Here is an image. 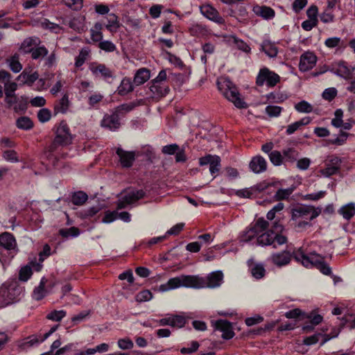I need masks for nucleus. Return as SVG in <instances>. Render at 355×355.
Here are the masks:
<instances>
[{
	"label": "nucleus",
	"mask_w": 355,
	"mask_h": 355,
	"mask_svg": "<svg viewBox=\"0 0 355 355\" xmlns=\"http://www.w3.org/2000/svg\"><path fill=\"white\" fill-rule=\"evenodd\" d=\"M322 257L319 254L311 252L309 255L306 254L303 250H300L295 255V260L300 262L306 268H316L322 274L329 275L331 274V268L323 261Z\"/></svg>",
	"instance_id": "f257e3e1"
},
{
	"label": "nucleus",
	"mask_w": 355,
	"mask_h": 355,
	"mask_svg": "<svg viewBox=\"0 0 355 355\" xmlns=\"http://www.w3.org/2000/svg\"><path fill=\"white\" fill-rule=\"evenodd\" d=\"M204 285V281L199 276L181 275L168 279L166 284L159 286V291L165 292L182 286L199 288Z\"/></svg>",
	"instance_id": "f03ea898"
},
{
	"label": "nucleus",
	"mask_w": 355,
	"mask_h": 355,
	"mask_svg": "<svg viewBox=\"0 0 355 355\" xmlns=\"http://www.w3.org/2000/svg\"><path fill=\"white\" fill-rule=\"evenodd\" d=\"M217 84L223 95L232 102L236 107L242 109L248 107L247 103L240 98V94L236 86L229 79L218 81Z\"/></svg>",
	"instance_id": "7ed1b4c3"
},
{
	"label": "nucleus",
	"mask_w": 355,
	"mask_h": 355,
	"mask_svg": "<svg viewBox=\"0 0 355 355\" xmlns=\"http://www.w3.org/2000/svg\"><path fill=\"white\" fill-rule=\"evenodd\" d=\"M288 241L287 237L275 233L272 230L263 231L259 234L256 239V245L262 247L272 245L273 248H277V245H282Z\"/></svg>",
	"instance_id": "20e7f679"
},
{
	"label": "nucleus",
	"mask_w": 355,
	"mask_h": 355,
	"mask_svg": "<svg viewBox=\"0 0 355 355\" xmlns=\"http://www.w3.org/2000/svg\"><path fill=\"white\" fill-rule=\"evenodd\" d=\"M21 288L12 282L8 285L3 284L0 287V307L6 306L19 300Z\"/></svg>",
	"instance_id": "39448f33"
},
{
	"label": "nucleus",
	"mask_w": 355,
	"mask_h": 355,
	"mask_svg": "<svg viewBox=\"0 0 355 355\" xmlns=\"http://www.w3.org/2000/svg\"><path fill=\"white\" fill-rule=\"evenodd\" d=\"M73 136L70 132L68 125L64 121H61L57 128L55 137L49 146V151L53 152L60 146H67L71 144Z\"/></svg>",
	"instance_id": "423d86ee"
},
{
	"label": "nucleus",
	"mask_w": 355,
	"mask_h": 355,
	"mask_svg": "<svg viewBox=\"0 0 355 355\" xmlns=\"http://www.w3.org/2000/svg\"><path fill=\"white\" fill-rule=\"evenodd\" d=\"M269 226V223L263 218H258L255 223L241 236V241L250 242L262 232L266 230Z\"/></svg>",
	"instance_id": "0eeeda50"
},
{
	"label": "nucleus",
	"mask_w": 355,
	"mask_h": 355,
	"mask_svg": "<svg viewBox=\"0 0 355 355\" xmlns=\"http://www.w3.org/2000/svg\"><path fill=\"white\" fill-rule=\"evenodd\" d=\"M320 209H315L313 206L301 205L292 209V219L296 220L304 218L312 220L320 214Z\"/></svg>",
	"instance_id": "6e6552de"
},
{
	"label": "nucleus",
	"mask_w": 355,
	"mask_h": 355,
	"mask_svg": "<svg viewBox=\"0 0 355 355\" xmlns=\"http://www.w3.org/2000/svg\"><path fill=\"white\" fill-rule=\"evenodd\" d=\"M300 250H303L302 248L294 250L293 252L289 250H285L281 252L272 253L269 257L268 260L275 266L282 268L288 265L292 259H295V255Z\"/></svg>",
	"instance_id": "1a4fd4ad"
},
{
	"label": "nucleus",
	"mask_w": 355,
	"mask_h": 355,
	"mask_svg": "<svg viewBox=\"0 0 355 355\" xmlns=\"http://www.w3.org/2000/svg\"><path fill=\"white\" fill-rule=\"evenodd\" d=\"M280 81V77L268 68L261 69L257 77L256 83L263 86L264 83L269 87H275Z\"/></svg>",
	"instance_id": "9d476101"
},
{
	"label": "nucleus",
	"mask_w": 355,
	"mask_h": 355,
	"mask_svg": "<svg viewBox=\"0 0 355 355\" xmlns=\"http://www.w3.org/2000/svg\"><path fill=\"white\" fill-rule=\"evenodd\" d=\"M89 69L94 76L100 77L108 83H112L115 78L114 71L104 64L93 62L89 66Z\"/></svg>",
	"instance_id": "9b49d317"
},
{
	"label": "nucleus",
	"mask_w": 355,
	"mask_h": 355,
	"mask_svg": "<svg viewBox=\"0 0 355 355\" xmlns=\"http://www.w3.org/2000/svg\"><path fill=\"white\" fill-rule=\"evenodd\" d=\"M220 157L216 155H213L208 154L199 158L200 166H203L209 165V172L214 176V178L216 177V174L218 173L220 169Z\"/></svg>",
	"instance_id": "f8f14e48"
},
{
	"label": "nucleus",
	"mask_w": 355,
	"mask_h": 355,
	"mask_svg": "<svg viewBox=\"0 0 355 355\" xmlns=\"http://www.w3.org/2000/svg\"><path fill=\"white\" fill-rule=\"evenodd\" d=\"M145 191L142 189L132 190L127 193L117 202V209H121L126 207L128 205L132 204L145 196Z\"/></svg>",
	"instance_id": "ddd939ff"
},
{
	"label": "nucleus",
	"mask_w": 355,
	"mask_h": 355,
	"mask_svg": "<svg viewBox=\"0 0 355 355\" xmlns=\"http://www.w3.org/2000/svg\"><path fill=\"white\" fill-rule=\"evenodd\" d=\"M101 125L110 131L117 130L121 126L120 115L115 110L112 114H105Z\"/></svg>",
	"instance_id": "4468645a"
},
{
	"label": "nucleus",
	"mask_w": 355,
	"mask_h": 355,
	"mask_svg": "<svg viewBox=\"0 0 355 355\" xmlns=\"http://www.w3.org/2000/svg\"><path fill=\"white\" fill-rule=\"evenodd\" d=\"M215 330L222 332V338L225 340H230L234 336V332L232 329V324L225 320H218L212 322Z\"/></svg>",
	"instance_id": "2eb2a0df"
},
{
	"label": "nucleus",
	"mask_w": 355,
	"mask_h": 355,
	"mask_svg": "<svg viewBox=\"0 0 355 355\" xmlns=\"http://www.w3.org/2000/svg\"><path fill=\"white\" fill-rule=\"evenodd\" d=\"M204 281V285L201 288H216L221 285L223 280V274L220 270L209 273L206 278L200 277Z\"/></svg>",
	"instance_id": "dca6fc26"
},
{
	"label": "nucleus",
	"mask_w": 355,
	"mask_h": 355,
	"mask_svg": "<svg viewBox=\"0 0 355 355\" xmlns=\"http://www.w3.org/2000/svg\"><path fill=\"white\" fill-rule=\"evenodd\" d=\"M330 71L338 76L349 79L352 76L354 68L347 66L344 61H339L332 64Z\"/></svg>",
	"instance_id": "f3484780"
},
{
	"label": "nucleus",
	"mask_w": 355,
	"mask_h": 355,
	"mask_svg": "<svg viewBox=\"0 0 355 355\" xmlns=\"http://www.w3.org/2000/svg\"><path fill=\"white\" fill-rule=\"evenodd\" d=\"M316 62L315 55L312 52L306 51L300 56L299 69L303 72L309 71L314 67Z\"/></svg>",
	"instance_id": "a211bd4d"
},
{
	"label": "nucleus",
	"mask_w": 355,
	"mask_h": 355,
	"mask_svg": "<svg viewBox=\"0 0 355 355\" xmlns=\"http://www.w3.org/2000/svg\"><path fill=\"white\" fill-rule=\"evenodd\" d=\"M116 153L123 168H130L132 166L136 157L135 151H126L119 147L116 148Z\"/></svg>",
	"instance_id": "6ab92c4d"
},
{
	"label": "nucleus",
	"mask_w": 355,
	"mask_h": 355,
	"mask_svg": "<svg viewBox=\"0 0 355 355\" xmlns=\"http://www.w3.org/2000/svg\"><path fill=\"white\" fill-rule=\"evenodd\" d=\"M0 248L8 251L17 252V245L15 236L9 232H3L0 234Z\"/></svg>",
	"instance_id": "aec40b11"
},
{
	"label": "nucleus",
	"mask_w": 355,
	"mask_h": 355,
	"mask_svg": "<svg viewBox=\"0 0 355 355\" xmlns=\"http://www.w3.org/2000/svg\"><path fill=\"white\" fill-rule=\"evenodd\" d=\"M250 170L254 173H261L266 171L267 162L261 155H257L252 158L249 164Z\"/></svg>",
	"instance_id": "412c9836"
},
{
	"label": "nucleus",
	"mask_w": 355,
	"mask_h": 355,
	"mask_svg": "<svg viewBox=\"0 0 355 355\" xmlns=\"http://www.w3.org/2000/svg\"><path fill=\"white\" fill-rule=\"evenodd\" d=\"M201 13L209 19L219 24L224 22V19L220 16L218 12L210 5H205L200 7Z\"/></svg>",
	"instance_id": "4be33fe9"
},
{
	"label": "nucleus",
	"mask_w": 355,
	"mask_h": 355,
	"mask_svg": "<svg viewBox=\"0 0 355 355\" xmlns=\"http://www.w3.org/2000/svg\"><path fill=\"white\" fill-rule=\"evenodd\" d=\"M41 40L37 37H29L26 38L21 44L20 50L24 53H31L35 46L40 45Z\"/></svg>",
	"instance_id": "5701e85b"
},
{
	"label": "nucleus",
	"mask_w": 355,
	"mask_h": 355,
	"mask_svg": "<svg viewBox=\"0 0 355 355\" xmlns=\"http://www.w3.org/2000/svg\"><path fill=\"white\" fill-rule=\"evenodd\" d=\"M39 78V74L37 71H35L32 73H30L25 69L17 77V80L21 81L23 85H26L28 86H32L33 84Z\"/></svg>",
	"instance_id": "b1692460"
},
{
	"label": "nucleus",
	"mask_w": 355,
	"mask_h": 355,
	"mask_svg": "<svg viewBox=\"0 0 355 355\" xmlns=\"http://www.w3.org/2000/svg\"><path fill=\"white\" fill-rule=\"evenodd\" d=\"M253 12L265 19H272L275 14L272 8L266 6H255L253 7Z\"/></svg>",
	"instance_id": "393cba45"
},
{
	"label": "nucleus",
	"mask_w": 355,
	"mask_h": 355,
	"mask_svg": "<svg viewBox=\"0 0 355 355\" xmlns=\"http://www.w3.org/2000/svg\"><path fill=\"white\" fill-rule=\"evenodd\" d=\"M331 165H328L326 168L320 171L321 173L325 177H329L339 171L340 164L341 163L340 159L334 157L331 159Z\"/></svg>",
	"instance_id": "a878e982"
},
{
	"label": "nucleus",
	"mask_w": 355,
	"mask_h": 355,
	"mask_svg": "<svg viewBox=\"0 0 355 355\" xmlns=\"http://www.w3.org/2000/svg\"><path fill=\"white\" fill-rule=\"evenodd\" d=\"M150 78V70L146 68H141L135 73L133 82L137 86H139L145 83Z\"/></svg>",
	"instance_id": "bb28decb"
},
{
	"label": "nucleus",
	"mask_w": 355,
	"mask_h": 355,
	"mask_svg": "<svg viewBox=\"0 0 355 355\" xmlns=\"http://www.w3.org/2000/svg\"><path fill=\"white\" fill-rule=\"evenodd\" d=\"M284 164L294 163L299 157L300 153L297 149L293 147H288L282 150Z\"/></svg>",
	"instance_id": "cd10ccee"
},
{
	"label": "nucleus",
	"mask_w": 355,
	"mask_h": 355,
	"mask_svg": "<svg viewBox=\"0 0 355 355\" xmlns=\"http://www.w3.org/2000/svg\"><path fill=\"white\" fill-rule=\"evenodd\" d=\"M134 90V85L130 78L125 77L122 79L117 88V93L120 96H125Z\"/></svg>",
	"instance_id": "c85d7f7f"
},
{
	"label": "nucleus",
	"mask_w": 355,
	"mask_h": 355,
	"mask_svg": "<svg viewBox=\"0 0 355 355\" xmlns=\"http://www.w3.org/2000/svg\"><path fill=\"white\" fill-rule=\"evenodd\" d=\"M150 86L149 87L150 91L153 94V97L154 98H161L166 96L168 92L169 88L164 85L160 84H155L150 83Z\"/></svg>",
	"instance_id": "c756f323"
},
{
	"label": "nucleus",
	"mask_w": 355,
	"mask_h": 355,
	"mask_svg": "<svg viewBox=\"0 0 355 355\" xmlns=\"http://www.w3.org/2000/svg\"><path fill=\"white\" fill-rule=\"evenodd\" d=\"M260 50L270 58H275L278 53L276 45L269 40H265L262 42Z\"/></svg>",
	"instance_id": "7c9ffc66"
},
{
	"label": "nucleus",
	"mask_w": 355,
	"mask_h": 355,
	"mask_svg": "<svg viewBox=\"0 0 355 355\" xmlns=\"http://www.w3.org/2000/svg\"><path fill=\"white\" fill-rule=\"evenodd\" d=\"M228 41L234 44L239 50H241L245 53H248L251 51V48L246 42L239 39L234 35H230L228 37Z\"/></svg>",
	"instance_id": "2f4dec72"
},
{
	"label": "nucleus",
	"mask_w": 355,
	"mask_h": 355,
	"mask_svg": "<svg viewBox=\"0 0 355 355\" xmlns=\"http://www.w3.org/2000/svg\"><path fill=\"white\" fill-rule=\"evenodd\" d=\"M84 17H73V19H70L68 22L64 21L63 23L64 24H68V26L73 30L80 32L84 30Z\"/></svg>",
	"instance_id": "473e14b6"
},
{
	"label": "nucleus",
	"mask_w": 355,
	"mask_h": 355,
	"mask_svg": "<svg viewBox=\"0 0 355 355\" xmlns=\"http://www.w3.org/2000/svg\"><path fill=\"white\" fill-rule=\"evenodd\" d=\"M6 63L14 73H18L22 69V65L19 62V55L17 53H15L10 58H8Z\"/></svg>",
	"instance_id": "72a5a7b5"
},
{
	"label": "nucleus",
	"mask_w": 355,
	"mask_h": 355,
	"mask_svg": "<svg viewBox=\"0 0 355 355\" xmlns=\"http://www.w3.org/2000/svg\"><path fill=\"white\" fill-rule=\"evenodd\" d=\"M107 19V23L105 24V28L112 33L116 32L120 26L118 17L112 13L108 15Z\"/></svg>",
	"instance_id": "f704fd0d"
},
{
	"label": "nucleus",
	"mask_w": 355,
	"mask_h": 355,
	"mask_svg": "<svg viewBox=\"0 0 355 355\" xmlns=\"http://www.w3.org/2000/svg\"><path fill=\"white\" fill-rule=\"evenodd\" d=\"M69 105V97L67 94H64L59 102L54 106V112L58 113H65L68 110Z\"/></svg>",
	"instance_id": "c9c22d12"
},
{
	"label": "nucleus",
	"mask_w": 355,
	"mask_h": 355,
	"mask_svg": "<svg viewBox=\"0 0 355 355\" xmlns=\"http://www.w3.org/2000/svg\"><path fill=\"white\" fill-rule=\"evenodd\" d=\"M338 213L343 216L345 219L349 220L355 214V206L353 203L347 204L342 207Z\"/></svg>",
	"instance_id": "e433bc0d"
},
{
	"label": "nucleus",
	"mask_w": 355,
	"mask_h": 355,
	"mask_svg": "<svg viewBox=\"0 0 355 355\" xmlns=\"http://www.w3.org/2000/svg\"><path fill=\"white\" fill-rule=\"evenodd\" d=\"M49 53L48 49L44 46H37L31 51V58L33 60H40L46 56Z\"/></svg>",
	"instance_id": "4c0bfd02"
},
{
	"label": "nucleus",
	"mask_w": 355,
	"mask_h": 355,
	"mask_svg": "<svg viewBox=\"0 0 355 355\" xmlns=\"http://www.w3.org/2000/svg\"><path fill=\"white\" fill-rule=\"evenodd\" d=\"M18 128L25 130H31L33 127V123L28 116H21L16 121Z\"/></svg>",
	"instance_id": "58836bf2"
},
{
	"label": "nucleus",
	"mask_w": 355,
	"mask_h": 355,
	"mask_svg": "<svg viewBox=\"0 0 355 355\" xmlns=\"http://www.w3.org/2000/svg\"><path fill=\"white\" fill-rule=\"evenodd\" d=\"M88 199V196L83 191H77L73 193L71 196V202L73 205L80 206L83 205Z\"/></svg>",
	"instance_id": "ea45409f"
},
{
	"label": "nucleus",
	"mask_w": 355,
	"mask_h": 355,
	"mask_svg": "<svg viewBox=\"0 0 355 355\" xmlns=\"http://www.w3.org/2000/svg\"><path fill=\"white\" fill-rule=\"evenodd\" d=\"M101 209L102 207L101 205L97 204L95 206L82 210L80 211L79 214L83 218H87L95 216L101 210Z\"/></svg>",
	"instance_id": "a19ab883"
},
{
	"label": "nucleus",
	"mask_w": 355,
	"mask_h": 355,
	"mask_svg": "<svg viewBox=\"0 0 355 355\" xmlns=\"http://www.w3.org/2000/svg\"><path fill=\"white\" fill-rule=\"evenodd\" d=\"M251 274L257 279L263 278L266 274V270L263 264L257 263L250 268Z\"/></svg>",
	"instance_id": "79ce46f5"
},
{
	"label": "nucleus",
	"mask_w": 355,
	"mask_h": 355,
	"mask_svg": "<svg viewBox=\"0 0 355 355\" xmlns=\"http://www.w3.org/2000/svg\"><path fill=\"white\" fill-rule=\"evenodd\" d=\"M293 191V188L279 189L275 193L274 198L276 200H282L288 199L289 196L292 194Z\"/></svg>",
	"instance_id": "37998d69"
},
{
	"label": "nucleus",
	"mask_w": 355,
	"mask_h": 355,
	"mask_svg": "<svg viewBox=\"0 0 355 355\" xmlns=\"http://www.w3.org/2000/svg\"><path fill=\"white\" fill-rule=\"evenodd\" d=\"M269 159L272 164L275 166H280L284 164L282 152L273 150L269 154Z\"/></svg>",
	"instance_id": "c03bdc74"
},
{
	"label": "nucleus",
	"mask_w": 355,
	"mask_h": 355,
	"mask_svg": "<svg viewBox=\"0 0 355 355\" xmlns=\"http://www.w3.org/2000/svg\"><path fill=\"white\" fill-rule=\"evenodd\" d=\"M59 234L64 238H69V236L76 237L80 234V230L78 227H71L67 229H60Z\"/></svg>",
	"instance_id": "a18cd8bd"
},
{
	"label": "nucleus",
	"mask_w": 355,
	"mask_h": 355,
	"mask_svg": "<svg viewBox=\"0 0 355 355\" xmlns=\"http://www.w3.org/2000/svg\"><path fill=\"white\" fill-rule=\"evenodd\" d=\"M27 97H26L25 96H21L17 99L15 106L13 107V110L16 112H24L27 109Z\"/></svg>",
	"instance_id": "49530a36"
},
{
	"label": "nucleus",
	"mask_w": 355,
	"mask_h": 355,
	"mask_svg": "<svg viewBox=\"0 0 355 355\" xmlns=\"http://www.w3.org/2000/svg\"><path fill=\"white\" fill-rule=\"evenodd\" d=\"M39 343V340L36 336L33 335L26 338L20 345L19 347L21 349L26 350L35 345Z\"/></svg>",
	"instance_id": "de8ad7c7"
},
{
	"label": "nucleus",
	"mask_w": 355,
	"mask_h": 355,
	"mask_svg": "<svg viewBox=\"0 0 355 355\" xmlns=\"http://www.w3.org/2000/svg\"><path fill=\"white\" fill-rule=\"evenodd\" d=\"M67 315V313L64 310H54L51 312H50L47 315L46 318L48 320L55 321V322H60L62 320V318H64Z\"/></svg>",
	"instance_id": "09e8293b"
},
{
	"label": "nucleus",
	"mask_w": 355,
	"mask_h": 355,
	"mask_svg": "<svg viewBox=\"0 0 355 355\" xmlns=\"http://www.w3.org/2000/svg\"><path fill=\"white\" fill-rule=\"evenodd\" d=\"M89 53V51L87 48L82 49L79 55L76 58L75 66L76 67H81L87 60Z\"/></svg>",
	"instance_id": "8fccbe9b"
},
{
	"label": "nucleus",
	"mask_w": 355,
	"mask_h": 355,
	"mask_svg": "<svg viewBox=\"0 0 355 355\" xmlns=\"http://www.w3.org/2000/svg\"><path fill=\"white\" fill-rule=\"evenodd\" d=\"M295 110L299 112L310 113L313 110L312 105L305 101H302L295 105Z\"/></svg>",
	"instance_id": "3c124183"
},
{
	"label": "nucleus",
	"mask_w": 355,
	"mask_h": 355,
	"mask_svg": "<svg viewBox=\"0 0 355 355\" xmlns=\"http://www.w3.org/2000/svg\"><path fill=\"white\" fill-rule=\"evenodd\" d=\"M2 157L5 160L8 162H10L12 163H16L19 162L17 153L14 150H8L3 151L2 153Z\"/></svg>",
	"instance_id": "603ef678"
},
{
	"label": "nucleus",
	"mask_w": 355,
	"mask_h": 355,
	"mask_svg": "<svg viewBox=\"0 0 355 355\" xmlns=\"http://www.w3.org/2000/svg\"><path fill=\"white\" fill-rule=\"evenodd\" d=\"M283 108L280 106L277 105H268L266 109V113L270 117H277L279 116L282 111Z\"/></svg>",
	"instance_id": "864d4df0"
},
{
	"label": "nucleus",
	"mask_w": 355,
	"mask_h": 355,
	"mask_svg": "<svg viewBox=\"0 0 355 355\" xmlns=\"http://www.w3.org/2000/svg\"><path fill=\"white\" fill-rule=\"evenodd\" d=\"M32 269L29 266H25L21 268L19 273V279L26 282L32 275Z\"/></svg>",
	"instance_id": "5fc2aeb1"
},
{
	"label": "nucleus",
	"mask_w": 355,
	"mask_h": 355,
	"mask_svg": "<svg viewBox=\"0 0 355 355\" xmlns=\"http://www.w3.org/2000/svg\"><path fill=\"white\" fill-rule=\"evenodd\" d=\"M17 89V84L15 82H11L10 83H6L4 85V92H5V97H11L12 96H16L15 94V91Z\"/></svg>",
	"instance_id": "6e6d98bb"
},
{
	"label": "nucleus",
	"mask_w": 355,
	"mask_h": 355,
	"mask_svg": "<svg viewBox=\"0 0 355 355\" xmlns=\"http://www.w3.org/2000/svg\"><path fill=\"white\" fill-rule=\"evenodd\" d=\"M98 47L106 52H113L116 49V45L109 40L100 42Z\"/></svg>",
	"instance_id": "4d7b16f0"
},
{
	"label": "nucleus",
	"mask_w": 355,
	"mask_h": 355,
	"mask_svg": "<svg viewBox=\"0 0 355 355\" xmlns=\"http://www.w3.org/2000/svg\"><path fill=\"white\" fill-rule=\"evenodd\" d=\"M51 116V111L47 108H42L37 113L38 120L42 123H45L49 121Z\"/></svg>",
	"instance_id": "13d9d810"
},
{
	"label": "nucleus",
	"mask_w": 355,
	"mask_h": 355,
	"mask_svg": "<svg viewBox=\"0 0 355 355\" xmlns=\"http://www.w3.org/2000/svg\"><path fill=\"white\" fill-rule=\"evenodd\" d=\"M153 294L152 293L148 290H144L140 291L136 296V300L137 302H146L149 301L152 299Z\"/></svg>",
	"instance_id": "bf43d9fd"
},
{
	"label": "nucleus",
	"mask_w": 355,
	"mask_h": 355,
	"mask_svg": "<svg viewBox=\"0 0 355 355\" xmlns=\"http://www.w3.org/2000/svg\"><path fill=\"white\" fill-rule=\"evenodd\" d=\"M337 95V90L334 87H330L326 89L322 93V98L325 100L331 101Z\"/></svg>",
	"instance_id": "052dcab7"
},
{
	"label": "nucleus",
	"mask_w": 355,
	"mask_h": 355,
	"mask_svg": "<svg viewBox=\"0 0 355 355\" xmlns=\"http://www.w3.org/2000/svg\"><path fill=\"white\" fill-rule=\"evenodd\" d=\"M206 31V28L200 24H193L189 28L191 35L198 36L203 34Z\"/></svg>",
	"instance_id": "680f3d73"
},
{
	"label": "nucleus",
	"mask_w": 355,
	"mask_h": 355,
	"mask_svg": "<svg viewBox=\"0 0 355 355\" xmlns=\"http://www.w3.org/2000/svg\"><path fill=\"white\" fill-rule=\"evenodd\" d=\"M179 150V146L176 144H173L163 146L162 152L166 155H174Z\"/></svg>",
	"instance_id": "e2e57ef3"
},
{
	"label": "nucleus",
	"mask_w": 355,
	"mask_h": 355,
	"mask_svg": "<svg viewBox=\"0 0 355 355\" xmlns=\"http://www.w3.org/2000/svg\"><path fill=\"white\" fill-rule=\"evenodd\" d=\"M172 327L181 328L184 326L186 319L181 315H173L171 317Z\"/></svg>",
	"instance_id": "0e129e2a"
},
{
	"label": "nucleus",
	"mask_w": 355,
	"mask_h": 355,
	"mask_svg": "<svg viewBox=\"0 0 355 355\" xmlns=\"http://www.w3.org/2000/svg\"><path fill=\"white\" fill-rule=\"evenodd\" d=\"M118 346L120 349L125 350L133 347V342L129 338H123L118 340Z\"/></svg>",
	"instance_id": "69168bd1"
},
{
	"label": "nucleus",
	"mask_w": 355,
	"mask_h": 355,
	"mask_svg": "<svg viewBox=\"0 0 355 355\" xmlns=\"http://www.w3.org/2000/svg\"><path fill=\"white\" fill-rule=\"evenodd\" d=\"M65 5L73 10H80L83 7V0H63Z\"/></svg>",
	"instance_id": "338daca9"
},
{
	"label": "nucleus",
	"mask_w": 355,
	"mask_h": 355,
	"mask_svg": "<svg viewBox=\"0 0 355 355\" xmlns=\"http://www.w3.org/2000/svg\"><path fill=\"white\" fill-rule=\"evenodd\" d=\"M347 137V133L341 131L340 135L336 139L329 140V142L332 144L341 146L346 141Z\"/></svg>",
	"instance_id": "774afa93"
}]
</instances>
